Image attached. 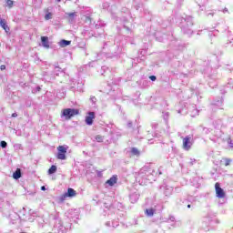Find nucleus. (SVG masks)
I'll return each instance as SVG.
<instances>
[{
  "instance_id": "nucleus-1",
  "label": "nucleus",
  "mask_w": 233,
  "mask_h": 233,
  "mask_svg": "<svg viewBox=\"0 0 233 233\" xmlns=\"http://www.w3.org/2000/svg\"><path fill=\"white\" fill-rule=\"evenodd\" d=\"M79 114V109L76 108H66L62 110L61 117H65V119H72L74 116H77Z\"/></svg>"
},
{
  "instance_id": "nucleus-2",
  "label": "nucleus",
  "mask_w": 233,
  "mask_h": 233,
  "mask_svg": "<svg viewBox=\"0 0 233 233\" xmlns=\"http://www.w3.org/2000/svg\"><path fill=\"white\" fill-rule=\"evenodd\" d=\"M147 176L148 172L145 168H142L138 172L136 179L140 183V185H147V181H145V179H147Z\"/></svg>"
},
{
  "instance_id": "nucleus-3",
  "label": "nucleus",
  "mask_w": 233,
  "mask_h": 233,
  "mask_svg": "<svg viewBox=\"0 0 233 233\" xmlns=\"http://www.w3.org/2000/svg\"><path fill=\"white\" fill-rule=\"evenodd\" d=\"M58 153H57V159H61L62 161H65L66 159V151L68 150V147L66 146H59L57 147Z\"/></svg>"
},
{
  "instance_id": "nucleus-4",
  "label": "nucleus",
  "mask_w": 233,
  "mask_h": 233,
  "mask_svg": "<svg viewBox=\"0 0 233 233\" xmlns=\"http://www.w3.org/2000/svg\"><path fill=\"white\" fill-rule=\"evenodd\" d=\"M192 147V137H186L183 138V148L184 150H190Z\"/></svg>"
},
{
  "instance_id": "nucleus-5",
  "label": "nucleus",
  "mask_w": 233,
  "mask_h": 233,
  "mask_svg": "<svg viewBox=\"0 0 233 233\" xmlns=\"http://www.w3.org/2000/svg\"><path fill=\"white\" fill-rule=\"evenodd\" d=\"M96 119V113L95 112H88L87 116H86V124L89 127L94 125V120Z\"/></svg>"
},
{
  "instance_id": "nucleus-6",
  "label": "nucleus",
  "mask_w": 233,
  "mask_h": 233,
  "mask_svg": "<svg viewBox=\"0 0 233 233\" xmlns=\"http://www.w3.org/2000/svg\"><path fill=\"white\" fill-rule=\"evenodd\" d=\"M215 190H216L217 198H219L220 199L225 198V191L223 190V188L219 187V183L218 182L215 184Z\"/></svg>"
},
{
  "instance_id": "nucleus-7",
  "label": "nucleus",
  "mask_w": 233,
  "mask_h": 233,
  "mask_svg": "<svg viewBox=\"0 0 233 233\" xmlns=\"http://www.w3.org/2000/svg\"><path fill=\"white\" fill-rule=\"evenodd\" d=\"M76 190H74V188H68L67 192H66L63 196H62V199H66V198H74L76 197Z\"/></svg>"
},
{
  "instance_id": "nucleus-8",
  "label": "nucleus",
  "mask_w": 233,
  "mask_h": 233,
  "mask_svg": "<svg viewBox=\"0 0 233 233\" xmlns=\"http://www.w3.org/2000/svg\"><path fill=\"white\" fill-rule=\"evenodd\" d=\"M76 13H66V19H67L68 23H74V21H76Z\"/></svg>"
},
{
  "instance_id": "nucleus-9",
  "label": "nucleus",
  "mask_w": 233,
  "mask_h": 233,
  "mask_svg": "<svg viewBox=\"0 0 233 233\" xmlns=\"http://www.w3.org/2000/svg\"><path fill=\"white\" fill-rule=\"evenodd\" d=\"M117 183V176L114 175L111 177L107 181L106 184L109 185V187H114Z\"/></svg>"
},
{
  "instance_id": "nucleus-10",
  "label": "nucleus",
  "mask_w": 233,
  "mask_h": 233,
  "mask_svg": "<svg viewBox=\"0 0 233 233\" xmlns=\"http://www.w3.org/2000/svg\"><path fill=\"white\" fill-rule=\"evenodd\" d=\"M0 26L5 29V32H10V27L8 26V25H6V20L0 19Z\"/></svg>"
},
{
  "instance_id": "nucleus-11",
  "label": "nucleus",
  "mask_w": 233,
  "mask_h": 233,
  "mask_svg": "<svg viewBox=\"0 0 233 233\" xmlns=\"http://www.w3.org/2000/svg\"><path fill=\"white\" fill-rule=\"evenodd\" d=\"M41 41H42V46H44V48H50V45L48 43L47 36H42Z\"/></svg>"
},
{
  "instance_id": "nucleus-12",
  "label": "nucleus",
  "mask_w": 233,
  "mask_h": 233,
  "mask_svg": "<svg viewBox=\"0 0 233 233\" xmlns=\"http://www.w3.org/2000/svg\"><path fill=\"white\" fill-rule=\"evenodd\" d=\"M14 179H19L21 177V169L17 168L16 171L13 174Z\"/></svg>"
},
{
  "instance_id": "nucleus-13",
  "label": "nucleus",
  "mask_w": 233,
  "mask_h": 233,
  "mask_svg": "<svg viewBox=\"0 0 233 233\" xmlns=\"http://www.w3.org/2000/svg\"><path fill=\"white\" fill-rule=\"evenodd\" d=\"M70 41L68 40H62L59 42V46H62V48H65V46H68L70 45Z\"/></svg>"
},
{
  "instance_id": "nucleus-14",
  "label": "nucleus",
  "mask_w": 233,
  "mask_h": 233,
  "mask_svg": "<svg viewBox=\"0 0 233 233\" xmlns=\"http://www.w3.org/2000/svg\"><path fill=\"white\" fill-rule=\"evenodd\" d=\"M56 172H57V167H56V166H52V167L48 169V174H49V175L56 174Z\"/></svg>"
},
{
  "instance_id": "nucleus-15",
  "label": "nucleus",
  "mask_w": 233,
  "mask_h": 233,
  "mask_svg": "<svg viewBox=\"0 0 233 233\" xmlns=\"http://www.w3.org/2000/svg\"><path fill=\"white\" fill-rule=\"evenodd\" d=\"M131 154H133V156H139V149L137 147H133L131 149Z\"/></svg>"
},
{
  "instance_id": "nucleus-16",
  "label": "nucleus",
  "mask_w": 233,
  "mask_h": 233,
  "mask_svg": "<svg viewBox=\"0 0 233 233\" xmlns=\"http://www.w3.org/2000/svg\"><path fill=\"white\" fill-rule=\"evenodd\" d=\"M147 216L152 217L154 216V210L152 208L146 209Z\"/></svg>"
},
{
  "instance_id": "nucleus-17",
  "label": "nucleus",
  "mask_w": 233,
  "mask_h": 233,
  "mask_svg": "<svg viewBox=\"0 0 233 233\" xmlns=\"http://www.w3.org/2000/svg\"><path fill=\"white\" fill-rule=\"evenodd\" d=\"M224 165L225 167H228L230 165V163H232V159L230 158H224Z\"/></svg>"
},
{
  "instance_id": "nucleus-18",
  "label": "nucleus",
  "mask_w": 233,
  "mask_h": 233,
  "mask_svg": "<svg viewBox=\"0 0 233 233\" xmlns=\"http://www.w3.org/2000/svg\"><path fill=\"white\" fill-rule=\"evenodd\" d=\"M96 140L97 141V143H103V137H101V135H97L96 137Z\"/></svg>"
},
{
  "instance_id": "nucleus-19",
  "label": "nucleus",
  "mask_w": 233,
  "mask_h": 233,
  "mask_svg": "<svg viewBox=\"0 0 233 233\" xmlns=\"http://www.w3.org/2000/svg\"><path fill=\"white\" fill-rule=\"evenodd\" d=\"M134 198H137V195H131L130 196L131 203H136V201H137V198L134 199Z\"/></svg>"
},
{
  "instance_id": "nucleus-20",
  "label": "nucleus",
  "mask_w": 233,
  "mask_h": 233,
  "mask_svg": "<svg viewBox=\"0 0 233 233\" xmlns=\"http://www.w3.org/2000/svg\"><path fill=\"white\" fill-rule=\"evenodd\" d=\"M6 5H7V6H9V8H12V6H14V1H12V0H7V1H6Z\"/></svg>"
},
{
  "instance_id": "nucleus-21",
  "label": "nucleus",
  "mask_w": 233,
  "mask_h": 233,
  "mask_svg": "<svg viewBox=\"0 0 233 233\" xmlns=\"http://www.w3.org/2000/svg\"><path fill=\"white\" fill-rule=\"evenodd\" d=\"M45 19L46 21H48L49 19H52V13H47L46 15H45Z\"/></svg>"
},
{
  "instance_id": "nucleus-22",
  "label": "nucleus",
  "mask_w": 233,
  "mask_h": 233,
  "mask_svg": "<svg viewBox=\"0 0 233 233\" xmlns=\"http://www.w3.org/2000/svg\"><path fill=\"white\" fill-rule=\"evenodd\" d=\"M7 145L8 144L5 141H1L0 142V147H2V148H6Z\"/></svg>"
},
{
  "instance_id": "nucleus-23",
  "label": "nucleus",
  "mask_w": 233,
  "mask_h": 233,
  "mask_svg": "<svg viewBox=\"0 0 233 233\" xmlns=\"http://www.w3.org/2000/svg\"><path fill=\"white\" fill-rule=\"evenodd\" d=\"M165 194L166 196H170L172 194V187L166 189Z\"/></svg>"
},
{
  "instance_id": "nucleus-24",
  "label": "nucleus",
  "mask_w": 233,
  "mask_h": 233,
  "mask_svg": "<svg viewBox=\"0 0 233 233\" xmlns=\"http://www.w3.org/2000/svg\"><path fill=\"white\" fill-rule=\"evenodd\" d=\"M228 145L230 147V148H233V141H232V138H228Z\"/></svg>"
},
{
  "instance_id": "nucleus-25",
  "label": "nucleus",
  "mask_w": 233,
  "mask_h": 233,
  "mask_svg": "<svg viewBox=\"0 0 233 233\" xmlns=\"http://www.w3.org/2000/svg\"><path fill=\"white\" fill-rule=\"evenodd\" d=\"M90 101H91L92 103H96V96H91V97H90Z\"/></svg>"
},
{
  "instance_id": "nucleus-26",
  "label": "nucleus",
  "mask_w": 233,
  "mask_h": 233,
  "mask_svg": "<svg viewBox=\"0 0 233 233\" xmlns=\"http://www.w3.org/2000/svg\"><path fill=\"white\" fill-rule=\"evenodd\" d=\"M0 69L1 70H6V66H5V65L0 66Z\"/></svg>"
},
{
  "instance_id": "nucleus-27",
  "label": "nucleus",
  "mask_w": 233,
  "mask_h": 233,
  "mask_svg": "<svg viewBox=\"0 0 233 233\" xmlns=\"http://www.w3.org/2000/svg\"><path fill=\"white\" fill-rule=\"evenodd\" d=\"M149 79H151V81H156V76H149Z\"/></svg>"
},
{
  "instance_id": "nucleus-28",
  "label": "nucleus",
  "mask_w": 233,
  "mask_h": 233,
  "mask_svg": "<svg viewBox=\"0 0 233 233\" xmlns=\"http://www.w3.org/2000/svg\"><path fill=\"white\" fill-rule=\"evenodd\" d=\"M12 117H17V113H13Z\"/></svg>"
},
{
  "instance_id": "nucleus-29",
  "label": "nucleus",
  "mask_w": 233,
  "mask_h": 233,
  "mask_svg": "<svg viewBox=\"0 0 233 233\" xmlns=\"http://www.w3.org/2000/svg\"><path fill=\"white\" fill-rule=\"evenodd\" d=\"M175 219H176V218L170 217V220H171V221H175Z\"/></svg>"
},
{
  "instance_id": "nucleus-30",
  "label": "nucleus",
  "mask_w": 233,
  "mask_h": 233,
  "mask_svg": "<svg viewBox=\"0 0 233 233\" xmlns=\"http://www.w3.org/2000/svg\"><path fill=\"white\" fill-rule=\"evenodd\" d=\"M41 190H46V187H45V186H43V187H41Z\"/></svg>"
},
{
  "instance_id": "nucleus-31",
  "label": "nucleus",
  "mask_w": 233,
  "mask_h": 233,
  "mask_svg": "<svg viewBox=\"0 0 233 233\" xmlns=\"http://www.w3.org/2000/svg\"><path fill=\"white\" fill-rule=\"evenodd\" d=\"M58 3H61V0H56Z\"/></svg>"
},
{
  "instance_id": "nucleus-32",
  "label": "nucleus",
  "mask_w": 233,
  "mask_h": 233,
  "mask_svg": "<svg viewBox=\"0 0 233 233\" xmlns=\"http://www.w3.org/2000/svg\"><path fill=\"white\" fill-rule=\"evenodd\" d=\"M187 208H190V205H187Z\"/></svg>"
}]
</instances>
